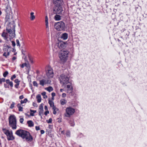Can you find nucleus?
I'll return each mask as SVG.
<instances>
[{
	"mask_svg": "<svg viewBox=\"0 0 147 147\" xmlns=\"http://www.w3.org/2000/svg\"><path fill=\"white\" fill-rule=\"evenodd\" d=\"M2 130L3 131L4 133L6 135H7V134H8V133L9 132V130H6L5 128H3Z\"/></svg>",
	"mask_w": 147,
	"mask_h": 147,
	"instance_id": "nucleus-23",
	"label": "nucleus"
},
{
	"mask_svg": "<svg viewBox=\"0 0 147 147\" xmlns=\"http://www.w3.org/2000/svg\"><path fill=\"white\" fill-rule=\"evenodd\" d=\"M21 104H18L17 105V107H18L19 108L20 107H21Z\"/></svg>",
	"mask_w": 147,
	"mask_h": 147,
	"instance_id": "nucleus-57",
	"label": "nucleus"
},
{
	"mask_svg": "<svg viewBox=\"0 0 147 147\" xmlns=\"http://www.w3.org/2000/svg\"><path fill=\"white\" fill-rule=\"evenodd\" d=\"M27 123L28 124L29 127H31L34 126V123L31 120L28 121H27Z\"/></svg>",
	"mask_w": 147,
	"mask_h": 147,
	"instance_id": "nucleus-17",
	"label": "nucleus"
},
{
	"mask_svg": "<svg viewBox=\"0 0 147 147\" xmlns=\"http://www.w3.org/2000/svg\"><path fill=\"white\" fill-rule=\"evenodd\" d=\"M20 66L21 67H22V68H23L24 66H27V64L26 63H24L22 64V65H20Z\"/></svg>",
	"mask_w": 147,
	"mask_h": 147,
	"instance_id": "nucleus-32",
	"label": "nucleus"
},
{
	"mask_svg": "<svg viewBox=\"0 0 147 147\" xmlns=\"http://www.w3.org/2000/svg\"><path fill=\"white\" fill-rule=\"evenodd\" d=\"M53 2L55 6H61L63 3L62 0H53Z\"/></svg>",
	"mask_w": 147,
	"mask_h": 147,
	"instance_id": "nucleus-10",
	"label": "nucleus"
},
{
	"mask_svg": "<svg viewBox=\"0 0 147 147\" xmlns=\"http://www.w3.org/2000/svg\"><path fill=\"white\" fill-rule=\"evenodd\" d=\"M16 42L17 45V46H20V42H19V41L17 39L16 40Z\"/></svg>",
	"mask_w": 147,
	"mask_h": 147,
	"instance_id": "nucleus-36",
	"label": "nucleus"
},
{
	"mask_svg": "<svg viewBox=\"0 0 147 147\" xmlns=\"http://www.w3.org/2000/svg\"><path fill=\"white\" fill-rule=\"evenodd\" d=\"M59 80L60 83L64 84H67L69 82V78L64 74L61 75L59 78Z\"/></svg>",
	"mask_w": 147,
	"mask_h": 147,
	"instance_id": "nucleus-5",
	"label": "nucleus"
},
{
	"mask_svg": "<svg viewBox=\"0 0 147 147\" xmlns=\"http://www.w3.org/2000/svg\"><path fill=\"white\" fill-rule=\"evenodd\" d=\"M64 12L61 6H55L53 9V13L54 14H62Z\"/></svg>",
	"mask_w": 147,
	"mask_h": 147,
	"instance_id": "nucleus-6",
	"label": "nucleus"
},
{
	"mask_svg": "<svg viewBox=\"0 0 147 147\" xmlns=\"http://www.w3.org/2000/svg\"><path fill=\"white\" fill-rule=\"evenodd\" d=\"M33 85L34 86H36L37 87L38 86V84L36 82V81H34L33 82Z\"/></svg>",
	"mask_w": 147,
	"mask_h": 147,
	"instance_id": "nucleus-34",
	"label": "nucleus"
},
{
	"mask_svg": "<svg viewBox=\"0 0 147 147\" xmlns=\"http://www.w3.org/2000/svg\"><path fill=\"white\" fill-rule=\"evenodd\" d=\"M32 104L33 106H34V107H37V104L35 102H33Z\"/></svg>",
	"mask_w": 147,
	"mask_h": 147,
	"instance_id": "nucleus-45",
	"label": "nucleus"
},
{
	"mask_svg": "<svg viewBox=\"0 0 147 147\" xmlns=\"http://www.w3.org/2000/svg\"><path fill=\"white\" fill-rule=\"evenodd\" d=\"M4 48L3 49V50H4V51H6V50H4L5 49H9L11 48V46H9L8 45H7L6 46L4 47Z\"/></svg>",
	"mask_w": 147,
	"mask_h": 147,
	"instance_id": "nucleus-33",
	"label": "nucleus"
},
{
	"mask_svg": "<svg viewBox=\"0 0 147 147\" xmlns=\"http://www.w3.org/2000/svg\"><path fill=\"white\" fill-rule=\"evenodd\" d=\"M8 74V72L7 71H5L3 74V76L4 77H6L7 75Z\"/></svg>",
	"mask_w": 147,
	"mask_h": 147,
	"instance_id": "nucleus-29",
	"label": "nucleus"
},
{
	"mask_svg": "<svg viewBox=\"0 0 147 147\" xmlns=\"http://www.w3.org/2000/svg\"><path fill=\"white\" fill-rule=\"evenodd\" d=\"M30 111L31 112H33L34 113H35L36 112V111L32 110L31 109L30 110Z\"/></svg>",
	"mask_w": 147,
	"mask_h": 147,
	"instance_id": "nucleus-53",
	"label": "nucleus"
},
{
	"mask_svg": "<svg viewBox=\"0 0 147 147\" xmlns=\"http://www.w3.org/2000/svg\"><path fill=\"white\" fill-rule=\"evenodd\" d=\"M5 81L7 84H9L10 82L9 79H7Z\"/></svg>",
	"mask_w": 147,
	"mask_h": 147,
	"instance_id": "nucleus-51",
	"label": "nucleus"
},
{
	"mask_svg": "<svg viewBox=\"0 0 147 147\" xmlns=\"http://www.w3.org/2000/svg\"><path fill=\"white\" fill-rule=\"evenodd\" d=\"M61 104L62 105H64L66 103V100L64 99H61L60 100Z\"/></svg>",
	"mask_w": 147,
	"mask_h": 147,
	"instance_id": "nucleus-24",
	"label": "nucleus"
},
{
	"mask_svg": "<svg viewBox=\"0 0 147 147\" xmlns=\"http://www.w3.org/2000/svg\"><path fill=\"white\" fill-rule=\"evenodd\" d=\"M8 35L7 33L4 31L1 34V36L5 40H6L8 39Z\"/></svg>",
	"mask_w": 147,
	"mask_h": 147,
	"instance_id": "nucleus-14",
	"label": "nucleus"
},
{
	"mask_svg": "<svg viewBox=\"0 0 147 147\" xmlns=\"http://www.w3.org/2000/svg\"><path fill=\"white\" fill-rule=\"evenodd\" d=\"M8 133V134L6 135L7 136V140H13L14 138L13 136L12 133H10V132Z\"/></svg>",
	"mask_w": 147,
	"mask_h": 147,
	"instance_id": "nucleus-13",
	"label": "nucleus"
},
{
	"mask_svg": "<svg viewBox=\"0 0 147 147\" xmlns=\"http://www.w3.org/2000/svg\"><path fill=\"white\" fill-rule=\"evenodd\" d=\"M66 111L67 115V117H69L73 114L75 112L74 109L71 107H69L66 108Z\"/></svg>",
	"mask_w": 147,
	"mask_h": 147,
	"instance_id": "nucleus-7",
	"label": "nucleus"
},
{
	"mask_svg": "<svg viewBox=\"0 0 147 147\" xmlns=\"http://www.w3.org/2000/svg\"><path fill=\"white\" fill-rule=\"evenodd\" d=\"M16 134L22 138L25 139L27 142H31L33 140V138L30 133L25 130L22 129L18 130L16 131Z\"/></svg>",
	"mask_w": 147,
	"mask_h": 147,
	"instance_id": "nucleus-1",
	"label": "nucleus"
},
{
	"mask_svg": "<svg viewBox=\"0 0 147 147\" xmlns=\"http://www.w3.org/2000/svg\"><path fill=\"white\" fill-rule=\"evenodd\" d=\"M53 110L54 111V110H55V111H57L58 110V109L55 106H54L53 107Z\"/></svg>",
	"mask_w": 147,
	"mask_h": 147,
	"instance_id": "nucleus-41",
	"label": "nucleus"
},
{
	"mask_svg": "<svg viewBox=\"0 0 147 147\" xmlns=\"http://www.w3.org/2000/svg\"><path fill=\"white\" fill-rule=\"evenodd\" d=\"M46 93L45 92H44L41 93V94L43 96V98H46L47 97V95H46Z\"/></svg>",
	"mask_w": 147,
	"mask_h": 147,
	"instance_id": "nucleus-25",
	"label": "nucleus"
},
{
	"mask_svg": "<svg viewBox=\"0 0 147 147\" xmlns=\"http://www.w3.org/2000/svg\"><path fill=\"white\" fill-rule=\"evenodd\" d=\"M20 82V81L18 80V79H16L15 80V82L16 84H19Z\"/></svg>",
	"mask_w": 147,
	"mask_h": 147,
	"instance_id": "nucleus-37",
	"label": "nucleus"
},
{
	"mask_svg": "<svg viewBox=\"0 0 147 147\" xmlns=\"http://www.w3.org/2000/svg\"><path fill=\"white\" fill-rule=\"evenodd\" d=\"M65 23L62 21H61L55 24L54 27L57 30L61 31L65 29Z\"/></svg>",
	"mask_w": 147,
	"mask_h": 147,
	"instance_id": "nucleus-4",
	"label": "nucleus"
},
{
	"mask_svg": "<svg viewBox=\"0 0 147 147\" xmlns=\"http://www.w3.org/2000/svg\"><path fill=\"white\" fill-rule=\"evenodd\" d=\"M15 103L14 102H12L10 106V108L11 109H13Z\"/></svg>",
	"mask_w": 147,
	"mask_h": 147,
	"instance_id": "nucleus-30",
	"label": "nucleus"
},
{
	"mask_svg": "<svg viewBox=\"0 0 147 147\" xmlns=\"http://www.w3.org/2000/svg\"><path fill=\"white\" fill-rule=\"evenodd\" d=\"M36 98L38 102H40L41 101V98L40 95L38 94L36 96Z\"/></svg>",
	"mask_w": 147,
	"mask_h": 147,
	"instance_id": "nucleus-18",
	"label": "nucleus"
},
{
	"mask_svg": "<svg viewBox=\"0 0 147 147\" xmlns=\"http://www.w3.org/2000/svg\"><path fill=\"white\" fill-rule=\"evenodd\" d=\"M53 114L55 115L56 114V111H55V110L54 111L53 110Z\"/></svg>",
	"mask_w": 147,
	"mask_h": 147,
	"instance_id": "nucleus-62",
	"label": "nucleus"
},
{
	"mask_svg": "<svg viewBox=\"0 0 147 147\" xmlns=\"http://www.w3.org/2000/svg\"><path fill=\"white\" fill-rule=\"evenodd\" d=\"M11 42L12 43V45L13 46L15 47L16 45V43H15V42L13 41H11Z\"/></svg>",
	"mask_w": 147,
	"mask_h": 147,
	"instance_id": "nucleus-40",
	"label": "nucleus"
},
{
	"mask_svg": "<svg viewBox=\"0 0 147 147\" xmlns=\"http://www.w3.org/2000/svg\"><path fill=\"white\" fill-rule=\"evenodd\" d=\"M29 60L30 61V62L31 63H33V61L32 60V59L29 56Z\"/></svg>",
	"mask_w": 147,
	"mask_h": 147,
	"instance_id": "nucleus-44",
	"label": "nucleus"
},
{
	"mask_svg": "<svg viewBox=\"0 0 147 147\" xmlns=\"http://www.w3.org/2000/svg\"><path fill=\"white\" fill-rule=\"evenodd\" d=\"M40 133L41 134H43L45 133V131L43 130H42L40 131Z\"/></svg>",
	"mask_w": 147,
	"mask_h": 147,
	"instance_id": "nucleus-55",
	"label": "nucleus"
},
{
	"mask_svg": "<svg viewBox=\"0 0 147 147\" xmlns=\"http://www.w3.org/2000/svg\"><path fill=\"white\" fill-rule=\"evenodd\" d=\"M51 95L52 97H54L55 96V94L54 92H53L51 94Z\"/></svg>",
	"mask_w": 147,
	"mask_h": 147,
	"instance_id": "nucleus-54",
	"label": "nucleus"
},
{
	"mask_svg": "<svg viewBox=\"0 0 147 147\" xmlns=\"http://www.w3.org/2000/svg\"><path fill=\"white\" fill-rule=\"evenodd\" d=\"M69 52L67 51H61L59 53V56L60 59L63 61H65L67 59Z\"/></svg>",
	"mask_w": 147,
	"mask_h": 147,
	"instance_id": "nucleus-3",
	"label": "nucleus"
},
{
	"mask_svg": "<svg viewBox=\"0 0 147 147\" xmlns=\"http://www.w3.org/2000/svg\"><path fill=\"white\" fill-rule=\"evenodd\" d=\"M30 115L32 116H34V113H32V112H31L30 113Z\"/></svg>",
	"mask_w": 147,
	"mask_h": 147,
	"instance_id": "nucleus-58",
	"label": "nucleus"
},
{
	"mask_svg": "<svg viewBox=\"0 0 147 147\" xmlns=\"http://www.w3.org/2000/svg\"><path fill=\"white\" fill-rule=\"evenodd\" d=\"M46 75L49 78H52L53 76V73L52 69L49 68L47 70L46 73Z\"/></svg>",
	"mask_w": 147,
	"mask_h": 147,
	"instance_id": "nucleus-9",
	"label": "nucleus"
},
{
	"mask_svg": "<svg viewBox=\"0 0 147 147\" xmlns=\"http://www.w3.org/2000/svg\"><path fill=\"white\" fill-rule=\"evenodd\" d=\"M43 105V104L42 103L40 105L39 107L38 114L39 115L41 116V118H42L41 114H43L44 113Z\"/></svg>",
	"mask_w": 147,
	"mask_h": 147,
	"instance_id": "nucleus-12",
	"label": "nucleus"
},
{
	"mask_svg": "<svg viewBox=\"0 0 147 147\" xmlns=\"http://www.w3.org/2000/svg\"><path fill=\"white\" fill-rule=\"evenodd\" d=\"M46 80L45 79H43L40 81V84L42 86H44L45 84H47Z\"/></svg>",
	"mask_w": 147,
	"mask_h": 147,
	"instance_id": "nucleus-16",
	"label": "nucleus"
},
{
	"mask_svg": "<svg viewBox=\"0 0 147 147\" xmlns=\"http://www.w3.org/2000/svg\"><path fill=\"white\" fill-rule=\"evenodd\" d=\"M49 111L47 110L45 112L44 114L46 116L47 115V114H49Z\"/></svg>",
	"mask_w": 147,
	"mask_h": 147,
	"instance_id": "nucleus-42",
	"label": "nucleus"
},
{
	"mask_svg": "<svg viewBox=\"0 0 147 147\" xmlns=\"http://www.w3.org/2000/svg\"><path fill=\"white\" fill-rule=\"evenodd\" d=\"M26 58H26V56H25V58H24V59L25 60V61H27V62H28V61L27 60V59H26Z\"/></svg>",
	"mask_w": 147,
	"mask_h": 147,
	"instance_id": "nucleus-64",
	"label": "nucleus"
},
{
	"mask_svg": "<svg viewBox=\"0 0 147 147\" xmlns=\"http://www.w3.org/2000/svg\"><path fill=\"white\" fill-rule=\"evenodd\" d=\"M9 84L11 87L13 86V84L12 82H10Z\"/></svg>",
	"mask_w": 147,
	"mask_h": 147,
	"instance_id": "nucleus-43",
	"label": "nucleus"
},
{
	"mask_svg": "<svg viewBox=\"0 0 147 147\" xmlns=\"http://www.w3.org/2000/svg\"><path fill=\"white\" fill-rule=\"evenodd\" d=\"M4 86L5 88H9L7 86V85L6 84H4Z\"/></svg>",
	"mask_w": 147,
	"mask_h": 147,
	"instance_id": "nucleus-59",
	"label": "nucleus"
},
{
	"mask_svg": "<svg viewBox=\"0 0 147 147\" xmlns=\"http://www.w3.org/2000/svg\"><path fill=\"white\" fill-rule=\"evenodd\" d=\"M28 101V100L27 98H25V99L24 100H21V104H23L24 103H26L27 101Z\"/></svg>",
	"mask_w": 147,
	"mask_h": 147,
	"instance_id": "nucleus-27",
	"label": "nucleus"
},
{
	"mask_svg": "<svg viewBox=\"0 0 147 147\" xmlns=\"http://www.w3.org/2000/svg\"><path fill=\"white\" fill-rule=\"evenodd\" d=\"M66 94L65 93H63L62 94V96L63 97H66Z\"/></svg>",
	"mask_w": 147,
	"mask_h": 147,
	"instance_id": "nucleus-47",
	"label": "nucleus"
},
{
	"mask_svg": "<svg viewBox=\"0 0 147 147\" xmlns=\"http://www.w3.org/2000/svg\"><path fill=\"white\" fill-rule=\"evenodd\" d=\"M36 130H38L40 129V127L39 126H36Z\"/></svg>",
	"mask_w": 147,
	"mask_h": 147,
	"instance_id": "nucleus-52",
	"label": "nucleus"
},
{
	"mask_svg": "<svg viewBox=\"0 0 147 147\" xmlns=\"http://www.w3.org/2000/svg\"><path fill=\"white\" fill-rule=\"evenodd\" d=\"M34 13L33 12H31L30 13L31 17L30 19L31 20H33L35 18V16L34 15Z\"/></svg>",
	"mask_w": 147,
	"mask_h": 147,
	"instance_id": "nucleus-21",
	"label": "nucleus"
},
{
	"mask_svg": "<svg viewBox=\"0 0 147 147\" xmlns=\"http://www.w3.org/2000/svg\"><path fill=\"white\" fill-rule=\"evenodd\" d=\"M45 89L47 90L49 92H50L53 90V88L51 86H49L47 88H45Z\"/></svg>",
	"mask_w": 147,
	"mask_h": 147,
	"instance_id": "nucleus-20",
	"label": "nucleus"
},
{
	"mask_svg": "<svg viewBox=\"0 0 147 147\" xmlns=\"http://www.w3.org/2000/svg\"><path fill=\"white\" fill-rule=\"evenodd\" d=\"M16 77L15 75H13V76L11 77V80H13V79L16 78Z\"/></svg>",
	"mask_w": 147,
	"mask_h": 147,
	"instance_id": "nucleus-38",
	"label": "nucleus"
},
{
	"mask_svg": "<svg viewBox=\"0 0 147 147\" xmlns=\"http://www.w3.org/2000/svg\"><path fill=\"white\" fill-rule=\"evenodd\" d=\"M67 45L66 42L61 41L58 43V47L59 49H64L66 46Z\"/></svg>",
	"mask_w": 147,
	"mask_h": 147,
	"instance_id": "nucleus-11",
	"label": "nucleus"
},
{
	"mask_svg": "<svg viewBox=\"0 0 147 147\" xmlns=\"http://www.w3.org/2000/svg\"><path fill=\"white\" fill-rule=\"evenodd\" d=\"M52 119L51 118H50L48 120H47L46 121L47 122L49 123H52Z\"/></svg>",
	"mask_w": 147,
	"mask_h": 147,
	"instance_id": "nucleus-31",
	"label": "nucleus"
},
{
	"mask_svg": "<svg viewBox=\"0 0 147 147\" xmlns=\"http://www.w3.org/2000/svg\"><path fill=\"white\" fill-rule=\"evenodd\" d=\"M16 59V58L15 57H13L12 58V60H14Z\"/></svg>",
	"mask_w": 147,
	"mask_h": 147,
	"instance_id": "nucleus-61",
	"label": "nucleus"
},
{
	"mask_svg": "<svg viewBox=\"0 0 147 147\" xmlns=\"http://www.w3.org/2000/svg\"><path fill=\"white\" fill-rule=\"evenodd\" d=\"M61 16L59 15H56L54 17V19L56 20H61Z\"/></svg>",
	"mask_w": 147,
	"mask_h": 147,
	"instance_id": "nucleus-19",
	"label": "nucleus"
},
{
	"mask_svg": "<svg viewBox=\"0 0 147 147\" xmlns=\"http://www.w3.org/2000/svg\"><path fill=\"white\" fill-rule=\"evenodd\" d=\"M15 25H13L12 30L11 29H6V30L7 32L9 33L10 34H12V36L14 37L15 36Z\"/></svg>",
	"mask_w": 147,
	"mask_h": 147,
	"instance_id": "nucleus-8",
	"label": "nucleus"
},
{
	"mask_svg": "<svg viewBox=\"0 0 147 147\" xmlns=\"http://www.w3.org/2000/svg\"><path fill=\"white\" fill-rule=\"evenodd\" d=\"M20 122L22 123H23V122L24 121V119L23 118H20Z\"/></svg>",
	"mask_w": 147,
	"mask_h": 147,
	"instance_id": "nucleus-46",
	"label": "nucleus"
},
{
	"mask_svg": "<svg viewBox=\"0 0 147 147\" xmlns=\"http://www.w3.org/2000/svg\"><path fill=\"white\" fill-rule=\"evenodd\" d=\"M45 22H48V17L47 16H45Z\"/></svg>",
	"mask_w": 147,
	"mask_h": 147,
	"instance_id": "nucleus-48",
	"label": "nucleus"
},
{
	"mask_svg": "<svg viewBox=\"0 0 147 147\" xmlns=\"http://www.w3.org/2000/svg\"><path fill=\"white\" fill-rule=\"evenodd\" d=\"M49 104L50 106L51 107H53L54 106V103L52 101V100H49Z\"/></svg>",
	"mask_w": 147,
	"mask_h": 147,
	"instance_id": "nucleus-22",
	"label": "nucleus"
},
{
	"mask_svg": "<svg viewBox=\"0 0 147 147\" xmlns=\"http://www.w3.org/2000/svg\"><path fill=\"white\" fill-rule=\"evenodd\" d=\"M71 86L70 85H67V87L68 88H71Z\"/></svg>",
	"mask_w": 147,
	"mask_h": 147,
	"instance_id": "nucleus-63",
	"label": "nucleus"
},
{
	"mask_svg": "<svg viewBox=\"0 0 147 147\" xmlns=\"http://www.w3.org/2000/svg\"><path fill=\"white\" fill-rule=\"evenodd\" d=\"M19 84H16L15 85V87H16V88H18Z\"/></svg>",
	"mask_w": 147,
	"mask_h": 147,
	"instance_id": "nucleus-49",
	"label": "nucleus"
},
{
	"mask_svg": "<svg viewBox=\"0 0 147 147\" xmlns=\"http://www.w3.org/2000/svg\"><path fill=\"white\" fill-rule=\"evenodd\" d=\"M9 55V52H7V53L6 52H4L3 54V55L5 56V57L7 58L8 56Z\"/></svg>",
	"mask_w": 147,
	"mask_h": 147,
	"instance_id": "nucleus-26",
	"label": "nucleus"
},
{
	"mask_svg": "<svg viewBox=\"0 0 147 147\" xmlns=\"http://www.w3.org/2000/svg\"><path fill=\"white\" fill-rule=\"evenodd\" d=\"M45 23H46V28H49V27H48V22H45Z\"/></svg>",
	"mask_w": 147,
	"mask_h": 147,
	"instance_id": "nucleus-50",
	"label": "nucleus"
},
{
	"mask_svg": "<svg viewBox=\"0 0 147 147\" xmlns=\"http://www.w3.org/2000/svg\"><path fill=\"white\" fill-rule=\"evenodd\" d=\"M24 96L23 95H22L20 96L19 98L20 99H22L23 98Z\"/></svg>",
	"mask_w": 147,
	"mask_h": 147,
	"instance_id": "nucleus-56",
	"label": "nucleus"
},
{
	"mask_svg": "<svg viewBox=\"0 0 147 147\" xmlns=\"http://www.w3.org/2000/svg\"><path fill=\"white\" fill-rule=\"evenodd\" d=\"M45 110H48V107L47 106H45Z\"/></svg>",
	"mask_w": 147,
	"mask_h": 147,
	"instance_id": "nucleus-60",
	"label": "nucleus"
},
{
	"mask_svg": "<svg viewBox=\"0 0 147 147\" xmlns=\"http://www.w3.org/2000/svg\"><path fill=\"white\" fill-rule=\"evenodd\" d=\"M5 81V80L4 78H0V84H1L2 82H4Z\"/></svg>",
	"mask_w": 147,
	"mask_h": 147,
	"instance_id": "nucleus-28",
	"label": "nucleus"
},
{
	"mask_svg": "<svg viewBox=\"0 0 147 147\" xmlns=\"http://www.w3.org/2000/svg\"><path fill=\"white\" fill-rule=\"evenodd\" d=\"M23 107H21L18 108V110L19 111H23Z\"/></svg>",
	"mask_w": 147,
	"mask_h": 147,
	"instance_id": "nucleus-39",
	"label": "nucleus"
},
{
	"mask_svg": "<svg viewBox=\"0 0 147 147\" xmlns=\"http://www.w3.org/2000/svg\"><path fill=\"white\" fill-rule=\"evenodd\" d=\"M68 34L66 33L63 34L61 36V38L63 40H66L67 38Z\"/></svg>",
	"mask_w": 147,
	"mask_h": 147,
	"instance_id": "nucleus-15",
	"label": "nucleus"
},
{
	"mask_svg": "<svg viewBox=\"0 0 147 147\" xmlns=\"http://www.w3.org/2000/svg\"><path fill=\"white\" fill-rule=\"evenodd\" d=\"M9 125L13 129L16 128V120L15 116L14 115H10L9 117Z\"/></svg>",
	"mask_w": 147,
	"mask_h": 147,
	"instance_id": "nucleus-2",
	"label": "nucleus"
},
{
	"mask_svg": "<svg viewBox=\"0 0 147 147\" xmlns=\"http://www.w3.org/2000/svg\"><path fill=\"white\" fill-rule=\"evenodd\" d=\"M66 135L67 137H69L70 136V132L68 131H67L66 133Z\"/></svg>",
	"mask_w": 147,
	"mask_h": 147,
	"instance_id": "nucleus-35",
	"label": "nucleus"
}]
</instances>
